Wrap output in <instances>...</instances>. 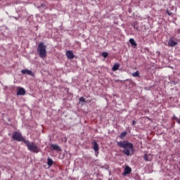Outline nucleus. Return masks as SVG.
<instances>
[{"mask_svg":"<svg viewBox=\"0 0 180 180\" xmlns=\"http://www.w3.org/2000/svg\"><path fill=\"white\" fill-rule=\"evenodd\" d=\"M126 136H127V132L124 131V132L121 133L119 137H120V139H124V137H126Z\"/></svg>","mask_w":180,"mask_h":180,"instance_id":"nucleus-16","label":"nucleus"},{"mask_svg":"<svg viewBox=\"0 0 180 180\" xmlns=\"http://www.w3.org/2000/svg\"><path fill=\"white\" fill-rule=\"evenodd\" d=\"M117 144L118 147L124 148L123 154H125V155H130V152L134 150V146H133V143H129L127 141H119L117 142Z\"/></svg>","mask_w":180,"mask_h":180,"instance_id":"nucleus-1","label":"nucleus"},{"mask_svg":"<svg viewBox=\"0 0 180 180\" xmlns=\"http://www.w3.org/2000/svg\"><path fill=\"white\" fill-rule=\"evenodd\" d=\"M101 56H103V57H104V58H106L109 56V53H108V52H103Z\"/></svg>","mask_w":180,"mask_h":180,"instance_id":"nucleus-19","label":"nucleus"},{"mask_svg":"<svg viewBox=\"0 0 180 180\" xmlns=\"http://www.w3.org/2000/svg\"><path fill=\"white\" fill-rule=\"evenodd\" d=\"M120 68V65L119 63H115L113 67L112 68V71H117Z\"/></svg>","mask_w":180,"mask_h":180,"instance_id":"nucleus-13","label":"nucleus"},{"mask_svg":"<svg viewBox=\"0 0 180 180\" xmlns=\"http://www.w3.org/2000/svg\"><path fill=\"white\" fill-rule=\"evenodd\" d=\"M132 77L140 78V73L139 72V71H136L132 73Z\"/></svg>","mask_w":180,"mask_h":180,"instance_id":"nucleus-17","label":"nucleus"},{"mask_svg":"<svg viewBox=\"0 0 180 180\" xmlns=\"http://www.w3.org/2000/svg\"><path fill=\"white\" fill-rule=\"evenodd\" d=\"M132 27L135 29V30H139V27H137V22H134V24H131Z\"/></svg>","mask_w":180,"mask_h":180,"instance_id":"nucleus-18","label":"nucleus"},{"mask_svg":"<svg viewBox=\"0 0 180 180\" xmlns=\"http://www.w3.org/2000/svg\"><path fill=\"white\" fill-rule=\"evenodd\" d=\"M12 139L13 140H15V141H22L23 143L26 141V139L23 137V136H22V133L16 131L13 132Z\"/></svg>","mask_w":180,"mask_h":180,"instance_id":"nucleus-4","label":"nucleus"},{"mask_svg":"<svg viewBox=\"0 0 180 180\" xmlns=\"http://www.w3.org/2000/svg\"><path fill=\"white\" fill-rule=\"evenodd\" d=\"M143 160L145 161H152L153 160V155L151 154H145L143 155Z\"/></svg>","mask_w":180,"mask_h":180,"instance_id":"nucleus-10","label":"nucleus"},{"mask_svg":"<svg viewBox=\"0 0 180 180\" xmlns=\"http://www.w3.org/2000/svg\"><path fill=\"white\" fill-rule=\"evenodd\" d=\"M22 74H27V75H31V77H34V73L32 72V70L27 69H24L21 70Z\"/></svg>","mask_w":180,"mask_h":180,"instance_id":"nucleus-9","label":"nucleus"},{"mask_svg":"<svg viewBox=\"0 0 180 180\" xmlns=\"http://www.w3.org/2000/svg\"><path fill=\"white\" fill-rule=\"evenodd\" d=\"M180 34V30H177V34Z\"/></svg>","mask_w":180,"mask_h":180,"instance_id":"nucleus-24","label":"nucleus"},{"mask_svg":"<svg viewBox=\"0 0 180 180\" xmlns=\"http://www.w3.org/2000/svg\"><path fill=\"white\" fill-rule=\"evenodd\" d=\"M166 13H167V15H169V16H172V15H173L172 12H171L168 10H167Z\"/></svg>","mask_w":180,"mask_h":180,"instance_id":"nucleus-20","label":"nucleus"},{"mask_svg":"<svg viewBox=\"0 0 180 180\" xmlns=\"http://www.w3.org/2000/svg\"><path fill=\"white\" fill-rule=\"evenodd\" d=\"M53 164H54V162L53 161V159L48 158V162H47V165H49V167H52Z\"/></svg>","mask_w":180,"mask_h":180,"instance_id":"nucleus-14","label":"nucleus"},{"mask_svg":"<svg viewBox=\"0 0 180 180\" xmlns=\"http://www.w3.org/2000/svg\"><path fill=\"white\" fill-rule=\"evenodd\" d=\"M136 123H137V122H136L135 120H133L132 122V126H135Z\"/></svg>","mask_w":180,"mask_h":180,"instance_id":"nucleus-23","label":"nucleus"},{"mask_svg":"<svg viewBox=\"0 0 180 180\" xmlns=\"http://www.w3.org/2000/svg\"><path fill=\"white\" fill-rule=\"evenodd\" d=\"M176 44H178V42H176L174 40V37H172L169 39L167 46L169 47H175V46H176Z\"/></svg>","mask_w":180,"mask_h":180,"instance_id":"nucleus-6","label":"nucleus"},{"mask_svg":"<svg viewBox=\"0 0 180 180\" xmlns=\"http://www.w3.org/2000/svg\"><path fill=\"white\" fill-rule=\"evenodd\" d=\"M51 150L53 151H61V147L57 144L52 143L50 145Z\"/></svg>","mask_w":180,"mask_h":180,"instance_id":"nucleus-7","label":"nucleus"},{"mask_svg":"<svg viewBox=\"0 0 180 180\" xmlns=\"http://www.w3.org/2000/svg\"><path fill=\"white\" fill-rule=\"evenodd\" d=\"M17 95H26V90H25V89L20 87L18 91H17Z\"/></svg>","mask_w":180,"mask_h":180,"instance_id":"nucleus-12","label":"nucleus"},{"mask_svg":"<svg viewBox=\"0 0 180 180\" xmlns=\"http://www.w3.org/2000/svg\"><path fill=\"white\" fill-rule=\"evenodd\" d=\"M93 148L96 153V155H98L99 154V145H98V143L96 141H94L92 143Z\"/></svg>","mask_w":180,"mask_h":180,"instance_id":"nucleus-8","label":"nucleus"},{"mask_svg":"<svg viewBox=\"0 0 180 180\" xmlns=\"http://www.w3.org/2000/svg\"><path fill=\"white\" fill-rule=\"evenodd\" d=\"M24 143L25 146L27 147V150H29V151L35 153L40 152V148H39L37 145L34 144V142H30L29 141V140H26Z\"/></svg>","mask_w":180,"mask_h":180,"instance_id":"nucleus-3","label":"nucleus"},{"mask_svg":"<svg viewBox=\"0 0 180 180\" xmlns=\"http://www.w3.org/2000/svg\"><path fill=\"white\" fill-rule=\"evenodd\" d=\"M79 102H85V98H84V97H80V98H79Z\"/></svg>","mask_w":180,"mask_h":180,"instance_id":"nucleus-22","label":"nucleus"},{"mask_svg":"<svg viewBox=\"0 0 180 180\" xmlns=\"http://www.w3.org/2000/svg\"><path fill=\"white\" fill-rule=\"evenodd\" d=\"M174 120H176V122L177 123H179V124H180V120H179V118H178V117H174Z\"/></svg>","mask_w":180,"mask_h":180,"instance_id":"nucleus-21","label":"nucleus"},{"mask_svg":"<svg viewBox=\"0 0 180 180\" xmlns=\"http://www.w3.org/2000/svg\"><path fill=\"white\" fill-rule=\"evenodd\" d=\"M131 173V168L129 166H127L124 170L123 175H129Z\"/></svg>","mask_w":180,"mask_h":180,"instance_id":"nucleus-11","label":"nucleus"},{"mask_svg":"<svg viewBox=\"0 0 180 180\" xmlns=\"http://www.w3.org/2000/svg\"><path fill=\"white\" fill-rule=\"evenodd\" d=\"M47 46L44 44V42H40L38 44L37 53L41 58H46L47 57Z\"/></svg>","mask_w":180,"mask_h":180,"instance_id":"nucleus-2","label":"nucleus"},{"mask_svg":"<svg viewBox=\"0 0 180 180\" xmlns=\"http://www.w3.org/2000/svg\"><path fill=\"white\" fill-rule=\"evenodd\" d=\"M65 56L68 60H72L75 58V55H74V52L71 50L67 51Z\"/></svg>","mask_w":180,"mask_h":180,"instance_id":"nucleus-5","label":"nucleus"},{"mask_svg":"<svg viewBox=\"0 0 180 180\" xmlns=\"http://www.w3.org/2000/svg\"><path fill=\"white\" fill-rule=\"evenodd\" d=\"M129 43H130V44H131V46H134L135 47L137 46V43H136V41H134V39H133V38H131L129 39Z\"/></svg>","mask_w":180,"mask_h":180,"instance_id":"nucleus-15","label":"nucleus"}]
</instances>
